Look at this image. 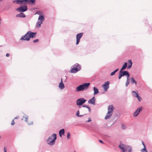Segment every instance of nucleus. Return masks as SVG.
I'll use <instances>...</instances> for the list:
<instances>
[{"label": "nucleus", "mask_w": 152, "mask_h": 152, "mask_svg": "<svg viewBox=\"0 0 152 152\" xmlns=\"http://www.w3.org/2000/svg\"><path fill=\"white\" fill-rule=\"evenodd\" d=\"M28 33L29 37L27 38V39L30 40V38H34L35 37L37 33L36 32H32L30 31H28Z\"/></svg>", "instance_id": "nucleus-11"}, {"label": "nucleus", "mask_w": 152, "mask_h": 152, "mask_svg": "<svg viewBox=\"0 0 152 152\" xmlns=\"http://www.w3.org/2000/svg\"><path fill=\"white\" fill-rule=\"evenodd\" d=\"M118 70V69H116L115 70L112 72V73H111L110 74V75L111 76L113 75H115V73Z\"/></svg>", "instance_id": "nucleus-27"}, {"label": "nucleus", "mask_w": 152, "mask_h": 152, "mask_svg": "<svg viewBox=\"0 0 152 152\" xmlns=\"http://www.w3.org/2000/svg\"><path fill=\"white\" fill-rule=\"evenodd\" d=\"M119 147L123 152H132V148L129 146L121 144Z\"/></svg>", "instance_id": "nucleus-4"}, {"label": "nucleus", "mask_w": 152, "mask_h": 152, "mask_svg": "<svg viewBox=\"0 0 152 152\" xmlns=\"http://www.w3.org/2000/svg\"><path fill=\"white\" fill-rule=\"evenodd\" d=\"M93 90L94 91V96L97 94L99 92L98 89L95 87H94Z\"/></svg>", "instance_id": "nucleus-18"}, {"label": "nucleus", "mask_w": 152, "mask_h": 152, "mask_svg": "<svg viewBox=\"0 0 152 152\" xmlns=\"http://www.w3.org/2000/svg\"><path fill=\"white\" fill-rule=\"evenodd\" d=\"M126 74V76H127V79L129 80V77L130 76V75L128 71H127Z\"/></svg>", "instance_id": "nucleus-33"}, {"label": "nucleus", "mask_w": 152, "mask_h": 152, "mask_svg": "<svg viewBox=\"0 0 152 152\" xmlns=\"http://www.w3.org/2000/svg\"><path fill=\"white\" fill-rule=\"evenodd\" d=\"M122 77V76L121 75V73H119V75H118V79H120Z\"/></svg>", "instance_id": "nucleus-41"}, {"label": "nucleus", "mask_w": 152, "mask_h": 152, "mask_svg": "<svg viewBox=\"0 0 152 152\" xmlns=\"http://www.w3.org/2000/svg\"><path fill=\"white\" fill-rule=\"evenodd\" d=\"M33 122H32L31 123H28V124L29 125H32L33 124Z\"/></svg>", "instance_id": "nucleus-47"}, {"label": "nucleus", "mask_w": 152, "mask_h": 152, "mask_svg": "<svg viewBox=\"0 0 152 152\" xmlns=\"http://www.w3.org/2000/svg\"><path fill=\"white\" fill-rule=\"evenodd\" d=\"M84 115H79V116H78V117H82Z\"/></svg>", "instance_id": "nucleus-48"}, {"label": "nucleus", "mask_w": 152, "mask_h": 152, "mask_svg": "<svg viewBox=\"0 0 152 152\" xmlns=\"http://www.w3.org/2000/svg\"><path fill=\"white\" fill-rule=\"evenodd\" d=\"M83 33H81L78 34L76 35V45H78L79 43L80 39L82 37Z\"/></svg>", "instance_id": "nucleus-12"}, {"label": "nucleus", "mask_w": 152, "mask_h": 152, "mask_svg": "<svg viewBox=\"0 0 152 152\" xmlns=\"http://www.w3.org/2000/svg\"><path fill=\"white\" fill-rule=\"evenodd\" d=\"M27 10L28 8L27 5L23 4L19 7L18 8L16 9V10L19 12H23L26 11Z\"/></svg>", "instance_id": "nucleus-7"}, {"label": "nucleus", "mask_w": 152, "mask_h": 152, "mask_svg": "<svg viewBox=\"0 0 152 152\" xmlns=\"http://www.w3.org/2000/svg\"><path fill=\"white\" fill-rule=\"evenodd\" d=\"M10 55V54L9 53H7L6 54V56L7 57H9Z\"/></svg>", "instance_id": "nucleus-45"}, {"label": "nucleus", "mask_w": 152, "mask_h": 152, "mask_svg": "<svg viewBox=\"0 0 152 152\" xmlns=\"http://www.w3.org/2000/svg\"><path fill=\"white\" fill-rule=\"evenodd\" d=\"M90 83H84L79 85L76 88L75 91L77 92L83 91L84 90H87L89 87Z\"/></svg>", "instance_id": "nucleus-2"}, {"label": "nucleus", "mask_w": 152, "mask_h": 152, "mask_svg": "<svg viewBox=\"0 0 152 152\" xmlns=\"http://www.w3.org/2000/svg\"><path fill=\"white\" fill-rule=\"evenodd\" d=\"M44 20V16L43 15H39L38 19V21L36 24V27L37 28L40 27L42 23Z\"/></svg>", "instance_id": "nucleus-5"}, {"label": "nucleus", "mask_w": 152, "mask_h": 152, "mask_svg": "<svg viewBox=\"0 0 152 152\" xmlns=\"http://www.w3.org/2000/svg\"><path fill=\"white\" fill-rule=\"evenodd\" d=\"M136 97L138 99V101H140L142 99L141 97L139 96L138 95Z\"/></svg>", "instance_id": "nucleus-31"}, {"label": "nucleus", "mask_w": 152, "mask_h": 152, "mask_svg": "<svg viewBox=\"0 0 152 152\" xmlns=\"http://www.w3.org/2000/svg\"><path fill=\"white\" fill-rule=\"evenodd\" d=\"M142 107H140L137 108L136 111L134 113L133 116L136 117L140 113V112L142 110Z\"/></svg>", "instance_id": "nucleus-14"}, {"label": "nucleus", "mask_w": 152, "mask_h": 152, "mask_svg": "<svg viewBox=\"0 0 152 152\" xmlns=\"http://www.w3.org/2000/svg\"><path fill=\"white\" fill-rule=\"evenodd\" d=\"M114 107L112 105H109L108 107V112L105 117V119L110 118L112 116L113 112Z\"/></svg>", "instance_id": "nucleus-3"}, {"label": "nucleus", "mask_w": 152, "mask_h": 152, "mask_svg": "<svg viewBox=\"0 0 152 152\" xmlns=\"http://www.w3.org/2000/svg\"><path fill=\"white\" fill-rule=\"evenodd\" d=\"M18 118V117H15V118H14V119H17V118Z\"/></svg>", "instance_id": "nucleus-49"}, {"label": "nucleus", "mask_w": 152, "mask_h": 152, "mask_svg": "<svg viewBox=\"0 0 152 152\" xmlns=\"http://www.w3.org/2000/svg\"><path fill=\"white\" fill-rule=\"evenodd\" d=\"M73 66L74 67L71 69V73H75L81 69V67L80 65L77 63L75 64Z\"/></svg>", "instance_id": "nucleus-6"}, {"label": "nucleus", "mask_w": 152, "mask_h": 152, "mask_svg": "<svg viewBox=\"0 0 152 152\" xmlns=\"http://www.w3.org/2000/svg\"><path fill=\"white\" fill-rule=\"evenodd\" d=\"M129 80L127 79L126 82V83L125 84L126 86L127 87L128 86V85L129 84Z\"/></svg>", "instance_id": "nucleus-30"}, {"label": "nucleus", "mask_w": 152, "mask_h": 152, "mask_svg": "<svg viewBox=\"0 0 152 152\" xmlns=\"http://www.w3.org/2000/svg\"><path fill=\"white\" fill-rule=\"evenodd\" d=\"M2 0H0V1H1Z\"/></svg>", "instance_id": "nucleus-51"}, {"label": "nucleus", "mask_w": 152, "mask_h": 152, "mask_svg": "<svg viewBox=\"0 0 152 152\" xmlns=\"http://www.w3.org/2000/svg\"><path fill=\"white\" fill-rule=\"evenodd\" d=\"M141 152H148L146 148H143L141 150Z\"/></svg>", "instance_id": "nucleus-28"}, {"label": "nucleus", "mask_w": 152, "mask_h": 152, "mask_svg": "<svg viewBox=\"0 0 152 152\" xmlns=\"http://www.w3.org/2000/svg\"><path fill=\"white\" fill-rule=\"evenodd\" d=\"M142 144L144 147V148H146L145 144L144 143V142L143 141H142Z\"/></svg>", "instance_id": "nucleus-36"}, {"label": "nucleus", "mask_w": 152, "mask_h": 152, "mask_svg": "<svg viewBox=\"0 0 152 152\" xmlns=\"http://www.w3.org/2000/svg\"><path fill=\"white\" fill-rule=\"evenodd\" d=\"M109 82L108 81L105 82L104 83L102 86V88H103L104 91H107L108 89L109 86Z\"/></svg>", "instance_id": "nucleus-10"}, {"label": "nucleus", "mask_w": 152, "mask_h": 152, "mask_svg": "<svg viewBox=\"0 0 152 152\" xmlns=\"http://www.w3.org/2000/svg\"><path fill=\"white\" fill-rule=\"evenodd\" d=\"M128 62L129 63V65L127 67V68L129 69L131 68L132 66V61L130 60H128Z\"/></svg>", "instance_id": "nucleus-21"}, {"label": "nucleus", "mask_w": 152, "mask_h": 152, "mask_svg": "<svg viewBox=\"0 0 152 152\" xmlns=\"http://www.w3.org/2000/svg\"><path fill=\"white\" fill-rule=\"evenodd\" d=\"M39 41V40L38 39H35L33 41V42H37Z\"/></svg>", "instance_id": "nucleus-42"}, {"label": "nucleus", "mask_w": 152, "mask_h": 152, "mask_svg": "<svg viewBox=\"0 0 152 152\" xmlns=\"http://www.w3.org/2000/svg\"><path fill=\"white\" fill-rule=\"evenodd\" d=\"M28 32L24 36H22L20 40L21 41H29L30 40L27 39V38L29 37Z\"/></svg>", "instance_id": "nucleus-13"}, {"label": "nucleus", "mask_w": 152, "mask_h": 152, "mask_svg": "<svg viewBox=\"0 0 152 152\" xmlns=\"http://www.w3.org/2000/svg\"><path fill=\"white\" fill-rule=\"evenodd\" d=\"M70 134L69 132H68L67 133V137L68 139H69L70 138Z\"/></svg>", "instance_id": "nucleus-34"}, {"label": "nucleus", "mask_w": 152, "mask_h": 152, "mask_svg": "<svg viewBox=\"0 0 152 152\" xmlns=\"http://www.w3.org/2000/svg\"><path fill=\"white\" fill-rule=\"evenodd\" d=\"M59 88L61 90L63 89L64 88V85L62 81V79L61 78V82L59 83L58 86Z\"/></svg>", "instance_id": "nucleus-16"}, {"label": "nucleus", "mask_w": 152, "mask_h": 152, "mask_svg": "<svg viewBox=\"0 0 152 152\" xmlns=\"http://www.w3.org/2000/svg\"><path fill=\"white\" fill-rule=\"evenodd\" d=\"M95 97H93L91 99L88 101V103L90 104L95 105Z\"/></svg>", "instance_id": "nucleus-15"}, {"label": "nucleus", "mask_w": 152, "mask_h": 152, "mask_svg": "<svg viewBox=\"0 0 152 152\" xmlns=\"http://www.w3.org/2000/svg\"><path fill=\"white\" fill-rule=\"evenodd\" d=\"M127 71H123V70H120V71L119 72V73H121V74L123 77L124 76L126 75Z\"/></svg>", "instance_id": "nucleus-20"}, {"label": "nucleus", "mask_w": 152, "mask_h": 152, "mask_svg": "<svg viewBox=\"0 0 152 152\" xmlns=\"http://www.w3.org/2000/svg\"><path fill=\"white\" fill-rule=\"evenodd\" d=\"M132 94L133 95L136 97L138 95V93L137 91H132Z\"/></svg>", "instance_id": "nucleus-24"}, {"label": "nucleus", "mask_w": 152, "mask_h": 152, "mask_svg": "<svg viewBox=\"0 0 152 152\" xmlns=\"http://www.w3.org/2000/svg\"><path fill=\"white\" fill-rule=\"evenodd\" d=\"M142 144L144 147V148H146L145 144L144 143V142L143 141H142Z\"/></svg>", "instance_id": "nucleus-35"}, {"label": "nucleus", "mask_w": 152, "mask_h": 152, "mask_svg": "<svg viewBox=\"0 0 152 152\" xmlns=\"http://www.w3.org/2000/svg\"><path fill=\"white\" fill-rule=\"evenodd\" d=\"M56 134H53L51 136H50L47 140V142L48 145L53 146L54 145L56 139Z\"/></svg>", "instance_id": "nucleus-1"}, {"label": "nucleus", "mask_w": 152, "mask_h": 152, "mask_svg": "<svg viewBox=\"0 0 152 152\" xmlns=\"http://www.w3.org/2000/svg\"><path fill=\"white\" fill-rule=\"evenodd\" d=\"M13 3L16 2L17 4H18L19 5H21L23 4V0H16L13 1Z\"/></svg>", "instance_id": "nucleus-17"}, {"label": "nucleus", "mask_w": 152, "mask_h": 152, "mask_svg": "<svg viewBox=\"0 0 152 152\" xmlns=\"http://www.w3.org/2000/svg\"><path fill=\"white\" fill-rule=\"evenodd\" d=\"M127 63L126 62H125L124 65L122 66V68L120 70H123L125 69L127 67Z\"/></svg>", "instance_id": "nucleus-23"}, {"label": "nucleus", "mask_w": 152, "mask_h": 152, "mask_svg": "<svg viewBox=\"0 0 152 152\" xmlns=\"http://www.w3.org/2000/svg\"><path fill=\"white\" fill-rule=\"evenodd\" d=\"M4 152H7V148L5 147L4 148Z\"/></svg>", "instance_id": "nucleus-43"}, {"label": "nucleus", "mask_w": 152, "mask_h": 152, "mask_svg": "<svg viewBox=\"0 0 152 152\" xmlns=\"http://www.w3.org/2000/svg\"><path fill=\"white\" fill-rule=\"evenodd\" d=\"M16 16L17 17H19L20 18H25L26 16L25 15L24 13L21 12L19 14L16 15Z\"/></svg>", "instance_id": "nucleus-19"}, {"label": "nucleus", "mask_w": 152, "mask_h": 152, "mask_svg": "<svg viewBox=\"0 0 152 152\" xmlns=\"http://www.w3.org/2000/svg\"><path fill=\"white\" fill-rule=\"evenodd\" d=\"M83 107H86L87 108L88 110V111L89 112H90L91 111V109L90 107H89L88 105H83Z\"/></svg>", "instance_id": "nucleus-26"}, {"label": "nucleus", "mask_w": 152, "mask_h": 152, "mask_svg": "<svg viewBox=\"0 0 152 152\" xmlns=\"http://www.w3.org/2000/svg\"><path fill=\"white\" fill-rule=\"evenodd\" d=\"M15 123L14 122V119L12 121V122L11 124V125L12 126H13L15 124Z\"/></svg>", "instance_id": "nucleus-40"}, {"label": "nucleus", "mask_w": 152, "mask_h": 152, "mask_svg": "<svg viewBox=\"0 0 152 152\" xmlns=\"http://www.w3.org/2000/svg\"><path fill=\"white\" fill-rule=\"evenodd\" d=\"M131 83L132 84H133L134 83H135V85H137V83L135 81L133 77H132L131 78Z\"/></svg>", "instance_id": "nucleus-25"}, {"label": "nucleus", "mask_w": 152, "mask_h": 152, "mask_svg": "<svg viewBox=\"0 0 152 152\" xmlns=\"http://www.w3.org/2000/svg\"><path fill=\"white\" fill-rule=\"evenodd\" d=\"M142 144L144 147V148H146L145 144L144 143V142L143 141H142Z\"/></svg>", "instance_id": "nucleus-37"}, {"label": "nucleus", "mask_w": 152, "mask_h": 152, "mask_svg": "<svg viewBox=\"0 0 152 152\" xmlns=\"http://www.w3.org/2000/svg\"><path fill=\"white\" fill-rule=\"evenodd\" d=\"M79 114H80V112L79 111H78L77 112V113H76V115L77 116V117H78V116L79 115Z\"/></svg>", "instance_id": "nucleus-39"}, {"label": "nucleus", "mask_w": 152, "mask_h": 152, "mask_svg": "<svg viewBox=\"0 0 152 152\" xmlns=\"http://www.w3.org/2000/svg\"><path fill=\"white\" fill-rule=\"evenodd\" d=\"M59 135L60 137H61L62 135L64 133V129H62L60 130L59 131Z\"/></svg>", "instance_id": "nucleus-22"}, {"label": "nucleus", "mask_w": 152, "mask_h": 152, "mask_svg": "<svg viewBox=\"0 0 152 152\" xmlns=\"http://www.w3.org/2000/svg\"><path fill=\"white\" fill-rule=\"evenodd\" d=\"M74 152H76L75 151Z\"/></svg>", "instance_id": "nucleus-52"}, {"label": "nucleus", "mask_w": 152, "mask_h": 152, "mask_svg": "<svg viewBox=\"0 0 152 152\" xmlns=\"http://www.w3.org/2000/svg\"><path fill=\"white\" fill-rule=\"evenodd\" d=\"M24 118H25V121H26V122H27V120H28V116H26L25 117V116H23V118H22V120H23Z\"/></svg>", "instance_id": "nucleus-32"}, {"label": "nucleus", "mask_w": 152, "mask_h": 152, "mask_svg": "<svg viewBox=\"0 0 152 152\" xmlns=\"http://www.w3.org/2000/svg\"><path fill=\"white\" fill-rule=\"evenodd\" d=\"M86 101V100L84 98H81L78 99L76 101V104L77 105H81L83 104Z\"/></svg>", "instance_id": "nucleus-8"}, {"label": "nucleus", "mask_w": 152, "mask_h": 152, "mask_svg": "<svg viewBox=\"0 0 152 152\" xmlns=\"http://www.w3.org/2000/svg\"><path fill=\"white\" fill-rule=\"evenodd\" d=\"M99 141L102 143H104L103 142L102 140H99Z\"/></svg>", "instance_id": "nucleus-46"}, {"label": "nucleus", "mask_w": 152, "mask_h": 152, "mask_svg": "<svg viewBox=\"0 0 152 152\" xmlns=\"http://www.w3.org/2000/svg\"><path fill=\"white\" fill-rule=\"evenodd\" d=\"M23 4L26 5L28 4L30 5H33L35 4V0H23Z\"/></svg>", "instance_id": "nucleus-9"}, {"label": "nucleus", "mask_w": 152, "mask_h": 152, "mask_svg": "<svg viewBox=\"0 0 152 152\" xmlns=\"http://www.w3.org/2000/svg\"><path fill=\"white\" fill-rule=\"evenodd\" d=\"M91 119H90V118H89V119L88 121H87V122H90V121H91Z\"/></svg>", "instance_id": "nucleus-44"}, {"label": "nucleus", "mask_w": 152, "mask_h": 152, "mask_svg": "<svg viewBox=\"0 0 152 152\" xmlns=\"http://www.w3.org/2000/svg\"><path fill=\"white\" fill-rule=\"evenodd\" d=\"M121 128L122 129H126V126L124 124H123L121 125Z\"/></svg>", "instance_id": "nucleus-29"}, {"label": "nucleus", "mask_w": 152, "mask_h": 152, "mask_svg": "<svg viewBox=\"0 0 152 152\" xmlns=\"http://www.w3.org/2000/svg\"><path fill=\"white\" fill-rule=\"evenodd\" d=\"M142 144L144 147V148H146L145 144L144 143V142L143 141H142Z\"/></svg>", "instance_id": "nucleus-38"}, {"label": "nucleus", "mask_w": 152, "mask_h": 152, "mask_svg": "<svg viewBox=\"0 0 152 152\" xmlns=\"http://www.w3.org/2000/svg\"><path fill=\"white\" fill-rule=\"evenodd\" d=\"M1 18H0V25L1 24Z\"/></svg>", "instance_id": "nucleus-50"}]
</instances>
